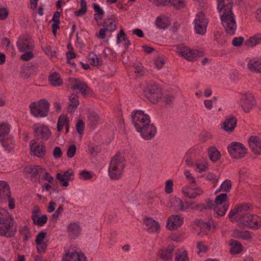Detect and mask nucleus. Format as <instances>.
<instances>
[{
	"mask_svg": "<svg viewBox=\"0 0 261 261\" xmlns=\"http://www.w3.org/2000/svg\"><path fill=\"white\" fill-rule=\"evenodd\" d=\"M221 188L222 191L229 192L231 188V181L229 179H226L222 183Z\"/></svg>",
	"mask_w": 261,
	"mask_h": 261,
	"instance_id": "nucleus-46",
	"label": "nucleus"
},
{
	"mask_svg": "<svg viewBox=\"0 0 261 261\" xmlns=\"http://www.w3.org/2000/svg\"><path fill=\"white\" fill-rule=\"evenodd\" d=\"M86 256L83 253L76 251H70L67 250L62 257V261H86Z\"/></svg>",
	"mask_w": 261,
	"mask_h": 261,
	"instance_id": "nucleus-18",
	"label": "nucleus"
},
{
	"mask_svg": "<svg viewBox=\"0 0 261 261\" xmlns=\"http://www.w3.org/2000/svg\"><path fill=\"white\" fill-rule=\"evenodd\" d=\"M62 155V152L60 147H55L53 151V155L56 159L61 158Z\"/></svg>",
	"mask_w": 261,
	"mask_h": 261,
	"instance_id": "nucleus-63",
	"label": "nucleus"
},
{
	"mask_svg": "<svg viewBox=\"0 0 261 261\" xmlns=\"http://www.w3.org/2000/svg\"><path fill=\"white\" fill-rule=\"evenodd\" d=\"M68 81L71 83L72 90L79 89L83 96L87 95L90 91V89L85 82L81 81L78 78L69 77Z\"/></svg>",
	"mask_w": 261,
	"mask_h": 261,
	"instance_id": "nucleus-13",
	"label": "nucleus"
},
{
	"mask_svg": "<svg viewBox=\"0 0 261 261\" xmlns=\"http://www.w3.org/2000/svg\"><path fill=\"white\" fill-rule=\"evenodd\" d=\"M259 218L257 215H253L250 213L246 214L241 218L238 222V226L241 228H249L253 229H257L261 226V223L259 221Z\"/></svg>",
	"mask_w": 261,
	"mask_h": 261,
	"instance_id": "nucleus-5",
	"label": "nucleus"
},
{
	"mask_svg": "<svg viewBox=\"0 0 261 261\" xmlns=\"http://www.w3.org/2000/svg\"><path fill=\"white\" fill-rule=\"evenodd\" d=\"M135 73H138L140 75H142L144 73V70L141 65L135 64L134 65Z\"/></svg>",
	"mask_w": 261,
	"mask_h": 261,
	"instance_id": "nucleus-58",
	"label": "nucleus"
},
{
	"mask_svg": "<svg viewBox=\"0 0 261 261\" xmlns=\"http://www.w3.org/2000/svg\"><path fill=\"white\" fill-rule=\"evenodd\" d=\"M34 57L32 50H28L21 55L20 59L23 61H28Z\"/></svg>",
	"mask_w": 261,
	"mask_h": 261,
	"instance_id": "nucleus-52",
	"label": "nucleus"
},
{
	"mask_svg": "<svg viewBox=\"0 0 261 261\" xmlns=\"http://www.w3.org/2000/svg\"><path fill=\"white\" fill-rule=\"evenodd\" d=\"M175 261H189L187 251L185 250L182 252L176 253Z\"/></svg>",
	"mask_w": 261,
	"mask_h": 261,
	"instance_id": "nucleus-43",
	"label": "nucleus"
},
{
	"mask_svg": "<svg viewBox=\"0 0 261 261\" xmlns=\"http://www.w3.org/2000/svg\"><path fill=\"white\" fill-rule=\"evenodd\" d=\"M132 121L137 131L147 123L151 122L150 117L141 110L134 111L132 114Z\"/></svg>",
	"mask_w": 261,
	"mask_h": 261,
	"instance_id": "nucleus-9",
	"label": "nucleus"
},
{
	"mask_svg": "<svg viewBox=\"0 0 261 261\" xmlns=\"http://www.w3.org/2000/svg\"><path fill=\"white\" fill-rule=\"evenodd\" d=\"M173 182L171 179L167 180L166 181L165 185V192L167 194H170L173 192Z\"/></svg>",
	"mask_w": 261,
	"mask_h": 261,
	"instance_id": "nucleus-49",
	"label": "nucleus"
},
{
	"mask_svg": "<svg viewBox=\"0 0 261 261\" xmlns=\"http://www.w3.org/2000/svg\"><path fill=\"white\" fill-rule=\"evenodd\" d=\"M56 178L62 182V185L63 187H67L68 186V181L66 180V178L60 173L57 174Z\"/></svg>",
	"mask_w": 261,
	"mask_h": 261,
	"instance_id": "nucleus-54",
	"label": "nucleus"
},
{
	"mask_svg": "<svg viewBox=\"0 0 261 261\" xmlns=\"http://www.w3.org/2000/svg\"><path fill=\"white\" fill-rule=\"evenodd\" d=\"M143 222L146 226L145 229L149 232H159L160 226L157 221L153 220L151 218L147 217L144 218Z\"/></svg>",
	"mask_w": 261,
	"mask_h": 261,
	"instance_id": "nucleus-24",
	"label": "nucleus"
},
{
	"mask_svg": "<svg viewBox=\"0 0 261 261\" xmlns=\"http://www.w3.org/2000/svg\"><path fill=\"white\" fill-rule=\"evenodd\" d=\"M58 123L63 126L65 125L67 123H69V120L66 115H62L58 119Z\"/></svg>",
	"mask_w": 261,
	"mask_h": 261,
	"instance_id": "nucleus-61",
	"label": "nucleus"
},
{
	"mask_svg": "<svg viewBox=\"0 0 261 261\" xmlns=\"http://www.w3.org/2000/svg\"><path fill=\"white\" fill-rule=\"evenodd\" d=\"M64 211L63 207L62 206H60L58 209L55 211V212L52 215L51 217L53 220L55 221L57 220L58 218L59 217L60 214L62 213Z\"/></svg>",
	"mask_w": 261,
	"mask_h": 261,
	"instance_id": "nucleus-62",
	"label": "nucleus"
},
{
	"mask_svg": "<svg viewBox=\"0 0 261 261\" xmlns=\"http://www.w3.org/2000/svg\"><path fill=\"white\" fill-rule=\"evenodd\" d=\"M206 179L212 181L215 185L218 182L219 180L216 175L213 173H208L206 175Z\"/></svg>",
	"mask_w": 261,
	"mask_h": 261,
	"instance_id": "nucleus-60",
	"label": "nucleus"
},
{
	"mask_svg": "<svg viewBox=\"0 0 261 261\" xmlns=\"http://www.w3.org/2000/svg\"><path fill=\"white\" fill-rule=\"evenodd\" d=\"M118 20L117 18L112 16L104 20L103 26L110 32H112L116 29V24Z\"/></svg>",
	"mask_w": 261,
	"mask_h": 261,
	"instance_id": "nucleus-28",
	"label": "nucleus"
},
{
	"mask_svg": "<svg viewBox=\"0 0 261 261\" xmlns=\"http://www.w3.org/2000/svg\"><path fill=\"white\" fill-rule=\"evenodd\" d=\"M228 196L226 193H222L218 195L215 200V205L214 207V212L219 216L225 215L229 206L227 201Z\"/></svg>",
	"mask_w": 261,
	"mask_h": 261,
	"instance_id": "nucleus-7",
	"label": "nucleus"
},
{
	"mask_svg": "<svg viewBox=\"0 0 261 261\" xmlns=\"http://www.w3.org/2000/svg\"><path fill=\"white\" fill-rule=\"evenodd\" d=\"M237 119L235 117H230L223 122L222 128L226 132H232L236 127Z\"/></svg>",
	"mask_w": 261,
	"mask_h": 261,
	"instance_id": "nucleus-26",
	"label": "nucleus"
},
{
	"mask_svg": "<svg viewBox=\"0 0 261 261\" xmlns=\"http://www.w3.org/2000/svg\"><path fill=\"white\" fill-rule=\"evenodd\" d=\"M247 66L251 71L261 73V59L253 58L250 60Z\"/></svg>",
	"mask_w": 261,
	"mask_h": 261,
	"instance_id": "nucleus-31",
	"label": "nucleus"
},
{
	"mask_svg": "<svg viewBox=\"0 0 261 261\" xmlns=\"http://www.w3.org/2000/svg\"><path fill=\"white\" fill-rule=\"evenodd\" d=\"M76 146L74 144L69 146L67 151V155L69 158H72L75 155L76 152Z\"/></svg>",
	"mask_w": 261,
	"mask_h": 261,
	"instance_id": "nucleus-51",
	"label": "nucleus"
},
{
	"mask_svg": "<svg viewBox=\"0 0 261 261\" xmlns=\"http://www.w3.org/2000/svg\"><path fill=\"white\" fill-rule=\"evenodd\" d=\"M164 64L165 62L162 57H158L154 60V64L158 69H161Z\"/></svg>",
	"mask_w": 261,
	"mask_h": 261,
	"instance_id": "nucleus-56",
	"label": "nucleus"
},
{
	"mask_svg": "<svg viewBox=\"0 0 261 261\" xmlns=\"http://www.w3.org/2000/svg\"><path fill=\"white\" fill-rule=\"evenodd\" d=\"M230 155L233 158L241 159L246 153V149L245 146L239 142H232L227 147Z\"/></svg>",
	"mask_w": 261,
	"mask_h": 261,
	"instance_id": "nucleus-12",
	"label": "nucleus"
},
{
	"mask_svg": "<svg viewBox=\"0 0 261 261\" xmlns=\"http://www.w3.org/2000/svg\"><path fill=\"white\" fill-rule=\"evenodd\" d=\"M27 38L19 40L17 42V46L19 51L23 53L27 50H32L34 48V44L31 43H27Z\"/></svg>",
	"mask_w": 261,
	"mask_h": 261,
	"instance_id": "nucleus-29",
	"label": "nucleus"
},
{
	"mask_svg": "<svg viewBox=\"0 0 261 261\" xmlns=\"http://www.w3.org/2000/svg\"><path fill=\"white\" fill-rule=\"evenodd\" d=\"M156 25L160 29H165L168 26V23L165 19L158 17L156 20Z\"/></svg>",
	"mask_w": 261,
	"mask_h": 261,
	"instance_id": "nucleus-47",
	"label": "nucleus"
},
{
	"mask_svg": "<svg viewBox=\"0 0 261 261\" xmlns=\"http://www.w3.org/2000/svg\"><path fill=\"white\" fill-rule=\"evenodd\" d=\"M254 99L253 96L249 94H243L240 98L241 107L245 113H249L254 106Z\"/></svg>",
	"mask_w": 261,
	"mask_h": 261,
	"instance_id": "nucleus-16",
	"label": "nucleus"
},
{
	"mask_svg": "<svg viewBox=\"0 0 261 261\" xmlns=\"http://www.w3.org/2000/svg\"><path fill=\"white\" fill-rule=\"evenodd\" d=\"M9 12L5 8L0 9V20H5L8 16Z\"/></svg>",
	"mask_w": 261,
	"mask_h": 261,
	"instance_id": "nucleus-64",
	"label": "nucleus"
},
{
	"mask_svg": "<svg viewBox=\"0 0 261 261\" xmlns=\"http://www.w3.org/2000/svg\"><path fill=\"white\" fill-rule=\"evenodd\" d=\"M46 232L44 231L40 232L36 236L35 240L36 244H39L40 243L45 242L44 240L46 236Z\"/></svg>",
	"mask_w": 261,
	"mask_h": 261,
	"instance_id": "nucleus-50",
	"label": "nucleus"
},
{
	"mask_svg": "<svg viewBox=\"0 0 261 261\" xmlns=\"http://www.w3.org/2000/svg\"><path fill=\"white\" fill-rule=\"evenodd\" d=\"M29 108L31 113L35 117H45L48 115L49 103L44 99H40L38 102L31 103Z\"/></svg>",
	"mask_w": 261,
	"mask_h": 261,
	"instance_id": "nucleus-4",
	"label": "nucleus"
},
{
	"mask_svg": "<svg viewBox=\"0 0 261 261\" xmlns=\"http://www.w3.org/2000/svg\"><path fill=\"white\" fill-rule=\"evenodd\" d=\"M67 231L69 237L74 239L76 238L81 233L82 227L76 222L71 223L67 227Z\"/></svg>",
	"mask_w": 261,
	"mask_h": 261,
	"instance_id": "nucleus-25",
	"label": "nucleus"
},
{
	"mask_svg": "<svg viewBox=\"0 0 261 261\" xmlns=\"http://www.w3.org/2000/svg\"><path fill=\"white\" fill-rule=\"evenodd\" d=\"M37 252L39 253H44L47 248V245L46 242H42L39 244H36Z\"/></svg>",
	"mask_w": 261,
	"mask_h": 261,
	"instance_id": "nucleus-53",
	"label": "nucleus"
},
{
	"mask_svg": "<svg viewBox=\"0 0 261 261\" xmlns=\"http://www.w3.org/2000/svg\"><path fill=\"white\" fill-rule=\"evenodd\" d=\"M10 126L8 124H0V137H6L10 132Z\"/></svg>",
	"mask_w": 261,
	"mask_h": 261,
	"instance_id": "nucleus-44",
	"label": "nucleus"
},
{
	"mask_svg": "<svg viewBox=\"0 0 261 261\" xmlns=\"http://www.w3.org/2000/svg\"><path fill=\"white\" fill-rule=\"evenodd\" d=\"M11 196L10 186L5 181L0 180V202H6Z\"/></svg>",
	"mask_w": 261,
	"mask_h": 261,
	"instance_id": "nucleus-20",
	"label": "nucleus"
},
{
	"mask_svg": "<svg viewBox=\"0 0 261 261\" xmlns=\"http://www.w3.org/2000/svg\"><path fill=\"white\" fill-rule=\"evenodd\" d=\"M208 156L213 162H217L221 157L220 152L215 147H211L208 151Z\"/></svg>",
	"mask_w": 261,
	"mask_h": 261,
	"instance_id": "nucleus-38",
	"label": "nucleus"
},
{
	"mask_svg": "<svg viewBox=\"0 0 261 261\" xmlns=\"http://www.w3.org/2000/svg\"><path fill=\"white\" fill-rule=\"evenodd\" d=\"M124 161V157L119 153L112 158L108 169L109 176L112 179H118L121 177L125 167Z\"/></svg>",
	"mask_w": 261,
	"mask_h": 261,
	"instance_id": "nucleus-3",
	"label": "nucleus"
},
{
	"mask_svg": "<svg viewBox=\"0 0 261 261\" xmlns=\"http://www.w3.org/2000/svg\"><path fill=\"white\" fill-rule=\"evenodd\" d=\"M63 176L66 178V180L68 182L73 179V178L71 176H73L74 172L72 171L71 169H68L65 172H64V174H62Z\"/></svg>",
	"mask_w": 261,
	"mask_h": 261,
	"instance_id": "nucleus-57",
	"label": "nucleus"
},
{
	"mask_svg": "<svg viewBox=\"0 0 261 261\" xmlns=\"http://www.w3.org/2000/svg\"><path fill=\"white\" fill-rule=\"evenodd\" d=\"M252 205L251 203H242L236 205L233 210H231L228 214V217L231 221L239 220L246 214H249L248 212L251 210Z\"/></svg>",
	"mask_w": 261,
	"mask_h": 261,
	"instance_id": "nucleus-6",
	"label": "nucleus"
},
{
	"mask_svg": "<svg viewBox=\"0 0 261 261\" xmlns=\"http://www.w3.org/2000/svg\"><path fill=\"white\" fill-rule=\"evenodd\" d=\"M24 171L30 174L31 177L38 179L40 178L42 173L45 171V168H43L40 166H29L25 167L24 169Z\"/></svg>",
	"mask_w": 261,
	"mask_h": 261,
	"instance_id": "nucleus-19",
	"label": "nucleus"
},
{
	"mask_svg": "<svg viewBox=\"0 0 261 261\" xmlns=\"http://www.w3.org/2000/svg\"><path fill=\"white\" fill-rule=\"evenodd\" d=\"M249 147L253 152L261 154V140L257 136H252L248 140Z\"/></svg>",
	"mask_w": 261,
	"mask_h": 261,
	"instance_id": "nucleus-21",
	"label": "nucleus"
},
{
	"mask_svg": "<svg viewBox=\"0 0 261 261\" xmlns=\"http://www.w3.org/2000/svg\"><path fill=\"white\" fill-rule=\"evenodd\" d=\"M229 245L230 246V253L235 255L240 253L243 250V247L240 242L238 241L231 239L229 240Z\"/></svg>",
	"mask_w": 261,
	"mask_h": 261,
	"instance_id": "nucleus-30",
	"label": "nucleus"
},
{
	"mask_svg": "<svg viewBox=\"0 0 261 261\" xmlns=\"http://www.w3.org/2000/svg\"><path fill=\"white\" fill-rule=\"evenodd\" d=\"M69 100L70 103L68 105L67 110L69 113H72L75 111L77 106L79 105L78 96L75 94H72L69 97Z\"/></svg>",
	"mask_w": 261,
	"mask_h": 261,
	"instance_id": "nucleus-33",
	"label": "nucleus"
},
{
	"mask_svg": "<svg viewBox=\"0 0 261 261\" xmlns=\"http://www.w3.org/2000/svg\"><path fill=\"white\" fill-rule=\"evenodd\" d=\"M174 250V246H169L165 249L160 250L158 255L164 261H169L172 258Z\"/></svg>",
	"mask_w": 261,
	"mask_h": 261,
	"instance_id": "nucleus-27",
	"label": "nucleus"
},
{
	"mask_svg": "<svg viewBox=\"0 0 261 261\" xmlns=\"http://www.w3.org/2000/svg\"><path fill=\"white\" fill-rule=\"evenodd\" d=\"M169 4L177 10L182 9L186 6V0H169Z\"/></svg>",
	"mask_w": 261,
	"mask_h": 261,
	"instance_id": "nucleus-42",
	"label": "nucleus"
},
{
	"mask_svg": "<svg viewBox=\"0 0 261 261\" xmlns=\"http://www.w3.org/2000/svg\"><path fill=\"white\" fill-rule=\"evenodd\" d=\"M232 237L234 238L243 240H249L252 238L250 232L249 231H241L238 229H235L233 231Z\"/></svg>",
	"mask_w": 261,
	"mask_h": 261,
	"instance_id": "nucleus-32",
	"label": "nucleus"
},
{
	"mask_svg": "<svg viewBox=\"0 0 261 261\" xmlns=\"http://www.w3.org/2000/svg\"><path fill=\"white\" fill-rule=\"evenodd\" d=\"M182 192L185 197L190 198H195L197 196L202 195L203 191L199 187H195V184L192 187H183Z\"/></svg>",
	"mask_w": 261,
	"mask_h": 261,
	"instance_id": "nucleus-17",
	"label": "nucleus"
},
{
	"mask_svg": "<svg viewBox=\"0 0 261 261\" xmlns=\"http://www.w3.org/2000/svg\"><path fill=\"white\" fill-rule=\"evenodd\" d=\"M183 218L178 215H172L168 219L166 227L169 230H173L183 224Z\"/></svg>",
	"mask_w": 261,
	"mask_h": 261,
	"instance_id": "nucleus-23",
	"label": "nucleus"
},
{
	"mask_svg": "<svg viewBox=\"0 0 261 261\" xmlns=\"http://www.w3.org/2000/svg\"><path fill=\"white\" fill-rule=\"evenodd\" d=\"M30 146L31 151L36 156L41 158L44 156L46 153V147L44 145H36L34 140L30 142Z\"/></svg>",
	"mask_w": 261,
	"mask_h": 261,
	"instance_id": "nucleus-22",
	"label": "nucleus"
},
{
	"mask_svg": "<svg viewBox=\"0 0 261 261\" xmlns=\"http://www.w3.org/2000/svg\"><path fill=\"white\" fill-rule=\"evenodd\" d=\"M2 211L3 212L0 211V236L13 237L17 231L16 225L8 213L4 210Z\"/></svg>",
	"mask_w": 261,
	"mask_h": 261,
	"instance_id": "nucleus-2",
	"label": "nucleus"
},
{
	"mask_svg": "<svg viewBox=\"0 0 261 261\" xmlns=\"http://www.w3.org/2000/svg\"><path fill=\"white\" fill-rule=\"evenodd\" d=\"M146 97L152 103H155L162 96V89L155 84H149L144 89Z\"/></svg>",
	"mask_w": 261,
	"mask_h": 261,
	"instance_id": "nucleus-8",
	"label": "nucleus"
},
{
	"mask_svg": "<svg viewBox=\"0 0 261 261\" xmlns=\"http://www.w3.org/2000/svg\"><path fill=\"white\" fill-rule=\"evenodd\" d=\"M89 62L92 66H96L99 64V59L96 55L94 53H90L89 55Z\"/></svg>",
	"mask_w": 261,
	"mask_h": 261,
	"instance_id": "nucleus-45",
	"label": "nucleus"
},
{
	"mask_svg": "<svg viewBox=\"0 0 261 261\" xmlns=\"http://www.w3.org/2000/svg\"><path fill=\"white\" fill-rule=\"evenodd\" d=\"M260 43H261V34H257L250 37L245 42V45L250 47H253Z\"/></svg>",
	"mask_w": 261,
	"mask_h": 261,
	"instance_id": "nucleus-37",
	"label": "nucleus"
},
{
	"mask_svg": "<svg viewBox=\"0 0 261 261\" xmlns=\"http://www.w3.org/2000/svg\"><path fill=\"white\" fill-rule=\"evenodd\" d=\"M80 178L85 180L90 179L92 177L91 172L87 171H82L79 174Z\"/></svg>",
	"mask_w": 261,
	"mask_h": 261,
	"instance_id": "nucleus-55",
	"label": "nucleus"
},
{
	"mask_svg": "<svg viewBox=\"0 0 261 261\" xmlns=\"http://www.w3.org/2000/svg\"><path fill=\"white\" fill-rule=\"evenodd\" d=\"M48 80L54 86H60L63 84L61 76L58 72H54L48 76Z\"/></svg>",
	"mask_w": 261,
	"mask_h": 261,
	"instance_id": "nucleus-35",
	"label": "nucleus"
},
{
	"mask_svg": "<svg viewBox=\"0 0 261 261\" xmlns=\"http://www.w3.org/2000/svg\"><path fill=\"white\" fill-rule=\"evenodd\" d=\"M146 140L152 139L156 133V128L153 123H147L137 130Z\"/></svg>",
	"mask_w": 261,
	"mask_h": 261,
	"instance_id": "nucleus-14",
	"label": "nucleus"
},
{
	"mask_svg": "<svg viewBox=\"0 0 261 261\" xmlns=\"http://www.w3.org/2000/svg\"><path fill=\"white\" fill-rule=\"evenodd\" d=\"M99 116L95 112H91L88 116V125L94 128L98 123Z\"/></svg>",
	"mask_w": 261,
	"mask_h": 261,
	"instance_id": "nucleus-36",
	"label": "nucleus"
},
{
	"mask_svg": "<svg viewBox=\"0 0 261 261\" xmlns=\"http://www.w3.org/2000/svg\"><path fill=\"white\" fill-rule=\"evenodd\" d=\"M178 49L177 53L189 61L196 60L198 57L202 56V52L197 50H191L186 46L178 48Z\"/></svg>",
	"mask_w": 261,
	"mask_h": 261,
	"instance_id": "nucleus-15",
	"label": "nucleus"
},
{
	"mask_svg": "<svg viewBox=\"0 0 261 261\" xmlns=\"http://www.w3.org/2000/svg\"><path fill=\"white\" fill-rule=\"evenodd\" d=\"M2 146L6 150L11 151L14 147V141L11 138H6L1 140Z\"/></svg>",
	"mask_w": 261,
	"mask_h": 261,
	"instance_id": "nucleus-41",
	"label": "nucleus"
},
{
	"mask_svg": "<svg viewBox=\"0 0 261 261\" xmlns=\"http://www.w3.org/2000/svg\"><path fill=\"white\" fill-rule=\"evenodd\" d=\"M93 8L96 14L94 15V18L95 21L97 22L99 20H101L105 14L103 9L97 4H93Z\"/></svg>",
	"mask_w": 261,
	"mask_h": 261,
	"instance_id": "nucleus-39",
	"label": "nucleus"
},
{
	"mask_svg": "<svg viewBox=\"0 0 261 261\" xmlns=\"http://www.w3.org/2000/svg\"><path fill=\"white\" fill-rule=\"evenodd\" d=\"M85 123L84 121L79 119L76 124V129L79 134L82 135L84 130Z\"/></svg>",
	"mask_w": 261,
	"mask_h": 261,
	"instance_id": "nucleus-48",
	"label": "nucleus"
},
{
	"mask_svg": "<svg viewBox=\"0 0 261 261\" xmlns=\"http://www.w3.org/2000/svg\"><path fill=\"white\" fill-rule=\"evenodd\" d=\"M217 8L221 13V20L226 33L229 35L235 34L237 23L232 11V0H217Z\"/></svg>",
	"mask_w": 261,
	"mask_h": 261,
	"instance_id": "nucleus-1",
	"label": "nucleus"
},
{
	"mask_svg": "<svg viewBox=\"0 0 261 261\" xmlns=\"http://www.w3.org/2000/svg\"><path fill=\"white\" fill-rule=\"evenodd\" d=\"M194 22L195 32L197 34L204 35L206 32L208 24V19L205 17V14L202 12L198 13Z\"/></svg>",
	"mask_w": 261,
	"mask_h": 261,
	"instance_id": "nucleus-10",
	"label": "nucleus"
},
{
	"mask_svg": "<svg viewBox=\"0 0 261 261\" xmlns=\"http://www.w3.org/2000/svg\"><path fill=\"white\" fill-rule=\"evenodd\" d=\"M215 205V201L212 200L207 199L204 203L197 205V207L199 208L200 211L207 210L213 208Z\"/></svg>",
	"mask_w": 261,
	"mask_h": 261,
	"instance_id": "nucleus-40",
	"label": "nucleus"
},
{
	"mask_svg": "<svg viewBox=\"0 0 261 261\" xmlns=\"http://www.w3.org/2000/svg\"><path fill=\"white\" fill-rule=\"evenodd\" d=\"M244 40V38L242 37H236L233 39L232 44L233 46L238 47L242 45Z\"/></svg>",
	"mask_w": 261,
	"mask_h": 261,
	"instance_id": "nucleus-59",
	"label": "nucleus"
},
{
	"mask_svg": "<svg viewBox=\"0 0 261 261\" xmlns=\"http://www.w3.org/2000/svg\"><path fill=\"white\" fill-rule=\"evenodd\" d=\"M32 219L35 225L42 226L47 222L48 218L46 215L39 217V215L34 214L32 215Z\"/></svg>",
	"mask_w": 261,
	"mask_h": 261,
	"instance_id": "nucleus-34",
	"label": "nucleus"
},
{
	"mask_svg": "<svg viewBox=\"0 0 261 261\" xmlns=\"http://www.w3.org/2000/svg\"><path fill=\"white\" fill-rule=\"evenodd\" d=\"M33 128L35 137L37 139L46 141L49 139L51 135L50 130L44 124L35 123L33 125Z\"/></svg>",
	"mask_w": 261,
	"mask_h": 261,
	"instance_id": "nucleus-11",
	"label": "nucleus"
}]
</instances>
